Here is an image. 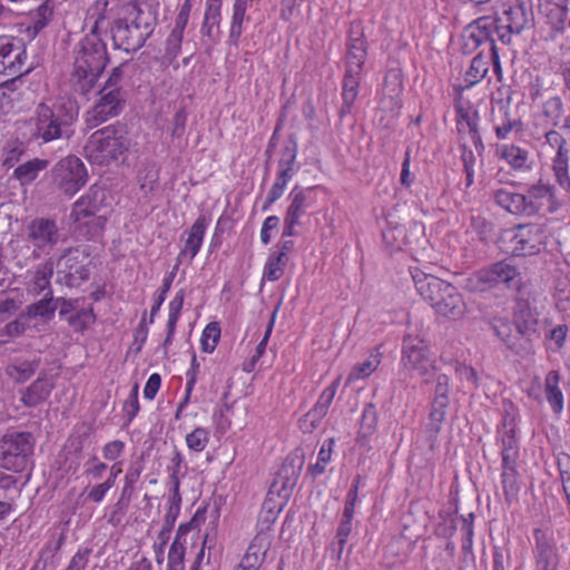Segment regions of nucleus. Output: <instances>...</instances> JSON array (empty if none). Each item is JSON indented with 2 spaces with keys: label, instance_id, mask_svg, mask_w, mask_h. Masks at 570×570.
Instances as JSON below:
<instances>
[{
  "label": "nucleus",
  "instance_id": "nucleus-62",
  "mask_svg": "<svg viewBox=\"0 0 570 570\" xmlns=\"http://www.w3.org/2000/svg\"><path fill=\"white\" fill-rule=\"evenodd\" d=\"M138 384H135L131 389V392L128 399L124 403V411L128 417V423L132 421V419L137 415L139 411V402H138Z\"/></svg>",
  "mask_w": 570,
  "mask_h": 570
},
{
  "label": "nucleus",
  "instance_id": "nucleus-11",
  "mask_svg": "<svg viewBox=\"0 0 570 570\" xmlns=\"http://www.w3.org/2000/svg\"><path fill=\"white\" fill-rule=\"evenodd\" d=\"M51 173L53 184L67 196H73L88 180L87 168L76 156H68L59 160Z\"/></svg>",
  "mask_w": 570,
  "mask_h": 570
},
{
  "label": "nucleus",
  "instance_id": "nucleus-51",
  "mask_svg": "<svg viewBox=\"0 0 570 570\" xmlns=\"http://www.w3.org/2000/svg\"><path fill=\"white\" fill-rule=\"evenodd\" d=\"M66 320L76 332H83L95 323L96 315L92 307L79 308L75 314H70Z\"/></svg>",
  "mask_w": 570,
  "mask_h": 570
},
{
  "label": "nucleus",
  "instance_id": "nucleus-30",
  "mask_svg": "<svg viewBox=\"0 0 570 570\" xmlns=\"http://www.w3.org/2000/svg\"><path fill=\"white\" fill-rule=\"evenodd\" d=\"M561 375L559 371L551 370L546 374L543 383V393L552 412L560 415L564 407V396L560 387Z\"/></svg>",
  "mask_w": 570,
  "mask_h": 570
},
{
  "label": "nucleus",
  "instance_id": "nucleus-53",
  "mask_svg": "<svg viewBox=\"0 0 570 570\" xmlns=\"http://www.w3.org/2000/svg\"><path fill=\"white\" fill-rule=\"evenodd\" d=\"M380 364L379 354H372L367 360L354 366L347 377V383L367 377Z\"/></svg>",
  "mask_w": 570,
  "mask_h": 570
},
{
  "label": "nucleus",
  "instance_id": "nucleus-33",
  "mask_svg": "<svg viewBox=\"0 0 570 570\" xmlns=\"http://www.w3.org/2000/svg\"><path fill=\"white\" fill-rule=\"evenodd\" d=\"M144 468L145 465L142 459H137L136 461L130 463L125 475V483L121 490L120 498L116 503V507L118 509H126L128 507L131 497L135 492V485L139 481Z\"/></svg>",
  "mask_w": 570,
  "mask_h": 570
},
{
  "label": "nucleus",
  "instance_id": "nucleus-29",
  "mask_svg": "<svg viewBox=\"0 0 570 570\" xmlns=\"http://www.w3.org/2000/svg\"><path fill=\"white\" fill-rule=\"evenodd\" d=\"M494 203L512 215L527 216V199L524 194L499 188L492 191Z\"/></svg>",
  "mask_w": 570,
  "mask_h": 570
},
{
  "label": "nucleus",
  "instance_id": "nucleus-15",
  "mask_svg": "<svg viewBox=\"0 0 570 570\" xmlns=\"http://www.w3.org/2000/svg\"><path fill=\"white\" fill-rule=\"evenodd\" d=\"M546 230L542 225L520 224L510 239L511 254L514 256H532L546 246Z\"/></svg>",
  "mask_w": 570,
  "mask_h": 570
},
{
  "label": "nucleus",
  "instance_id": "nucleus-46",
  "mask_svg": "<svg viewBox=\"0 0 570 570\" xmlns=\"http://www.w3.org/2000/svg\"><path fill=\"white\" fill-rule=\"evenodd\" d=\"M498 153L513 169L519 170L527 167L529 158L528 150L515 145H502Z\"/></svg>",
  "mask_w": 570,
  "mask_h": 570
},
{
  "label": "nucleus",
  "instance_id": "nucleus-56",
  "mask_svg": "<svg viewBox=\"0 0 570 570\" xmlns=\"http://www.w3.org/2000/svg\"><path fill=\"white\" fill-rule=\"evenodd\" d=\"M220 337V328L217 323H209L202 335V348L204 352L212 353Z\"/></svg>",
  "mask_w": 570,
  "mask_h": 570
},
{
  "label": "nucleus",
  "instance_id": "nucleus-20",
  "mask_svg": "<svg viewBox=\"0 0 570 570\" xmlns=\"http://www.w3.org/2000/svg\"><path fill=\"white\" fill-rule=\"evenodd\" d=\"M534 538V559L538 570H557L559 556L552 531L548 529H535Z\"/></svg>",
  "mask_w": 570,
  "mask_h": 570
},
{
  "label": "nucleus",
  "instance_id": "nucleus-39",
  "mask_svg": "<svg viewBox=\"0 0 570 570\" xmlns=\"http://www.w3.org/2000/svg\"><path fill=\"white\" fill-rule=\"evenodd\" d=\"M501 455L503 464H515L519 458V444L514 434V428L507 425L500 432Z\"/></svg>",
  "mask_w": 570,
  "mask_h": 570
},
{
  "label": "nucleus",
  "instance_id": "nucleus-55",
  "mask_svg": "<svg viewBox=\"0 0 570 570\" xmlns=\"http://www.w3.org/2000/svg\"><path fill=\"white\" fill-rule=\"evenodd\" d=\"M208 442L209 432L204 428H196L186 435L187 446L195 452H202L207 446Z\"/></svg>",
  "mask_w": 570,
  "mask_h": 570
},
{
  "label": "nucleus",
  "instance_id": "nucleus-31",
  "mask_svg": "<svg viewBox=\"0 0 570 570\" xmlns=\"http://www.w3.org/2000/svg\"><path fill=\"white\" fill-rule=\"evenodd\" d=\"M53 275V262L48 259L47 262L39 264L35 267L29 281L27 282V293L32 296H38L43 292H52L50 287V281Z\"/></svg>",
  "mask_w": 570,
  "mask_h": 570
},
{
  "label": "nucleus",
  "instance_id": "nucleus-6",
  "mask_svg": "<svg viewBox=\"0 0 570 570\" xmlns=\"http://www.w3.org/2000/svg\"><path fill=\"white\" fill-rule=\"evenodd\" d=\"M495 20L500 26L498 40L503 45H510L513 35H520L533 23L531 0H511L503 4L502 12Z\"/></svg>",
  "mask_w": 570,
  "mask_h": 570
},
{
  "label": "nucleus",
  "instance_id": "nucleus-19",
  "mask_svg": "<svg viewBox=\"0 0 570 570\" xmlns=\"http://www.w3.org/2000/svg\"><path fill=\"white\" fill-rule=\"evenodd\" d=\"M108 197L109 194L106 189L94 185L73 204L70 216L76 222L96 215L102 218L105 214L100 215V212L108 207Z\"/></svg>",
  "mask_w": 570,
  "mask_h": 570
},
{
  "label": "nucleus",
  "instance_id": "nucleus-27",
  "mask_svg": "<svg viewBox=\"0 0 570 570\" xmlns=\"http://www.w3.org/2000/svg\"><path fill=\"white\" fill-rule=\"evenodd\" d=\"M411 274L417 293L423 299L429 302L431 306H433L450 285V283H446L439 277L422 273L417 269L415 272H411Z\"/></svg>",
  "mask_w": 570,
  "mask_h": 570
},
{
  "label": "nucleus",
  "instance_id": "nucleus-43",
  "mask_svg": "<svg viewBox=\"0 0 570 570\" xmlns=\"http://www.w3.org/2000/svg\"><path fill=\"white\" fill-rule=\"evenodd\" d=\"M52 7L43 2L35 11L30 12V22L27 26L28 36L35 38L51 20Z\"/></svg>",
  "mask_w": 570,
  "mask_h": 570
},
{
  "label": "nucleus",
  "instance_id": "nucleus-24",
  "mask_svg": "<svg viewBox=\"0 0 570 570\" xmlns=\"http://www.w3.org/2000/svg\"><path fill=\"white\" fill-rule=\"evenodd\" d=\"M124 2L118 0H95L88 10V19L92 21L89 35L101 37L108 31L107 20L117 17L119 7Z\"/></svg>",
  "mask_w": 570,
  "mask_h": 570
},
{
  "label": "nucleus",
  "instance_id": "nucleus-12",
  "mask_svg": "<svg viewBox=\"0 0 570 570\" xmlns=\"http://www.w3.org/2000/svg\"><path fill=\"white\" fill-rule=\"evenodd\" d=\"M35 440L29 432H16L3 439L2 466L7 470L21 471L32 454Z\"/></svg>",
  "mask_w": 570,
  "mask_h": 570
},
{
  "label": "nucleus",
  "instance_id": "nucleus-13",
  "mask_svg": "<svg viewBox=\"0 0 570 570\" xmlns=\"http://www.w3.org/2000/svg\"><path fill=\"white\" fill-rule=\"evenodd\" d=\"M27 51L24 42L19 38H0V73L19 79L31 70L26 67Z\"/></svg>",
  "mask_w": 570,
  "mask_h": 570
},
{
  "label": "nucleus",
  "instance_id": "nucleus-2",
  "mask_svg": "<svg viewBox=\"0 0 570 570\" xmlns=\"http://www.w3.org/2000/svg\"><path fill=\"white\" fill-rule=\"evenodd\" d=\"M107 46L101 37L87 33L73 48L69 85L73 92L86 96L96 86L107 62Z\"/></svg>",
  "mask_w": 570,
  "mask_h": 570
},
{
  "label": "nucleus",
  "instance_id": "nucleus-42",
  "mask_svg": "<svg viewBox=\"0 0 570 570\" xmlns=\"http://www.w3.org/2000/svg\"><path fill=\"white\" fill-rule=\"evenodd\" d=\"M52 7L43 2L35 11L30 12V22L27 26L28 36L35 38L51 20Z\"/></svg>",
  "mask_w": 570,
  "mask_h": 570
},
{
  "label": "nucleus",
  "instance_id": "nucleus-22",
  "mask_svg": "<svg viewBox=\"0 0 570 570\" xmlns=\"http://www.w3.org/2000/svg\"><path fill=\"white\" fill-rule=\"evenodd\" d=\"M402 362L405 367L417 371L420 375L428 373L431 363L424 342L419 336L404 335Z\"/></svg>",
  "mask_w": 570,
  "mask_h": 570
},
{
  "label": "nucleus",
  "instance_id": "nucleus-45",
  "mask_svg": "<svg viewBox=\"0 0 570 570\" xmlns=\"http://www.w3.org/2000/svg\"><path fill=\"white\" fill-rule=\"evenodd\" d=\"M490 66V59L482 53L476 55L465 71L464 81L466 87H472L479 83L488 73Z\"/></svg>",
  "mask_w": 570,
  "mask_h": 570
},
{
  "label": "nucleus",
  "instance_id": "nucleus-37",
  "mask_svg": "<svg viewBox=\"0 0 570 570\" xmlns=\"http://www.w3.org/2000/svg\"><path fill=\"white\" fill-rule=\"evenodd\" d=\"M341 377H336L331 385H328L320 395L314 407L307 413L312 423L320 422L328 412V409L335 397L336 391L340 386Z\"/></svg>",
  "mask_w": 570,
  "mask_h": 570
},
{
  "label": "nucleus",
  "instance_id": "nucleus-8",
  "mask_svg": "<svg viewBox=\"0 0 570 570\" xmlns=\"http://www.w3.org/2000/svg\"><path fill=\"white\" fill-rule=\"evenodd\" d=\"M90 255L85 247H70L57 261L58 281L68 287L79 286L89 279Z\"/></svg>",
  "mask_w": 570,
  "mask_h": 570
},
{
  "label": "nucleus",
  "instance_id": "nucleus-14",
  "mask_svg": "<svg viewBox=\"0 0 570 570\" xmlns=\"http://www.w3.org/2000/svg\"><path fill=\"white\" fill-rule=\"evenodd\" d=\"M99 99L86 114V124L95 128L108 119L118 116L125 107L126 92L118 89L101 88Z\"/></svg>",
  "mask_w": 570,
  "mask_h": 570
},
{
  "label": "nucleus",
  "instance_id": "nucleus-34",
  "mask_svg": "<svg viewBox=\"0 0 570 570\" xmlns=\"http://www.w3.org/2000/svg\"><path fill=\"white\" fill-rule=\"evenodd\" d=\"M297 155L296 145L285 146L282 150V157L278 161V170L277 177L273 185L281 186V188L285 189L288 181L295 175V160Z\"/></svg>",
  "mask_w": 570,
  "mask_h": 570
},
{
  "label": "nucleus",
  "instance_id": "nucleus-1",
  "mask_svg": "<svg viewBox=\"0 0 570 570\" xmlns=\"http://www.w3.org/2000/svg\"><path fill=\"white\" fill-rule=\"evenodd\" d=\"M157 14V0L124 2L109 28L114 47L126 52L140 49L154 32Z\"/></svg>",
  "mask_w": 570,
  "mask_h": 570
},
{
  "label": "nucleus",
  "instance_id": "nucleus-10",
  "mask_svg": "<svg viewBox=\"0 0 570 570\" xmlns=\"http://www.w3.org/2000/svg\"><path fill=\"white\" fill-rule=\"evenodd\" d=\"M60 238V230L53 219L35 218L26 228V240L35 259L49 255Z\"/></svg>",
  "mask_w": 570,
  "mask_h": 570
},
{
  "label": "nucleus",
  "instance_id": "nucleus-23",
  "mask_svg": "<svg viewBox=\"0 0 570 570\" xmlns=\"http://www.w3.org/2000/svg\"><path fill=\"white\" fill-rule=\"evenodd\" d=\"M539 312L530 298L519 297L513 308V323L518 334L530 337L538 332Z\"/></svg>",
  "mask_w": 570,
  "mask_h": 570
},
{
  "label": "nucleus",
  "instance_id": "nucleus-60",
  "mask_svg": "<svg viewBox=\"0 0 570 570\" xmlns=\"http://www.w3.org/2000/svg\"><path fill=\"white\" fill-rule=\"evenodd\" d=\"M184 298H185L184 291L180 289L179 292L176 293L175 297L169 303V314H168L167 322L170 325V330H173V325H176L179 320L180 311H181V307L184 304Z\"/></svg>",
  "mask_w": 570,
  "mask_h": 570
},
{
  "label": "nucleus",
  "instance_id": "nucleus-41",
  "mask_svg": "<svg viewBox=\"0 0 570 570\" xmlns=\"http://www.w3.org/2000/svg\"><path fill=\"white\" fill-rule=\"evenodd\" d=\"M57 309V303H53L52 292H46L43 297L26 307L23 314L31 318H51Z\"/></svg>",
  "mask_w": 570,
  "mask_h": 570
},
{
  "label": "nucleus",
  "instance_id": "nucleus-35",
  "mask_svg": "<svg viewBox=\"0 0 570 570\" xmlns=\"http://www.w3.org/2000/svg\"><path fill=\"white\" fill-rule=\"evenodd\" d=\"M495 136L500 140H504L509 137L511 132H522L523 124L519 118H512L509 115L507 108L501 107L499 109V115H493L492 118Z\"/></svg>",
  "mask_w": 570,
  "mask_h": 570
},
{
  "label": "nucleus",
  "instance_id": "nucleus-38",
  "mask_svg": "<svg viewBox=\"0 0 570 570\" xmlns=\"http://www.w3.org/2000/svg\"><path fill=\"white\" fill-rule=\"evenodd\" d=\"M249 4H243L234 2L233 4V16L230 21V28L228 33V45L233 47H238L239 39L244 31V22L249 21L250 18L246 14Z\"/></svg>",
  "mask_w": 570,
  "mask_h": 570
},
{
  "label": "nucleus",
  "instance_id": "nucleus-52",
  "mask_svg": "<svg viewBox=\"0 0 570 570\" xmlns=\"http://www.w3.org/2000/svg\"><path fill=\"white\" fill-rule=\"evenodd\" d=\"M286 263L287 258H283V254H271L264 267V277L269 282L278 281L284 274Z\"/></svg>",
  "mask_w": 570,
  "mask_h": 570
},
{
  "label": "nucleus",
  "instance_id": "nucleus-21",
  "mask_svg": "<svg viewBox=\"0 0 570 570\" xmlns=\"http://www.w3.org/2000/svg\"><path fill=\"white\" fill-rule=\"evenodd\" d=\"M524 197L527 199L528 217L534 216L544 210L549 213L556 210L554 187L542 179L529 186Z\"/></svg>",
  "mask_w": 570,
  "mask_h": 570
},
{
  "label": "nucleus",
  "instance_id": "nucleus-40",
  "mask_svg": "<svg viewBox=\"0 0 570 570\" xmlns=\"http://www.w3.org/2000/svg\"><path fill=\"white\" fill-rule=\"evenodd\" d=\"M40 364L39 358L33 360H18L7 366V374L17 383L28 381L38 370Z\"/></svg>",
  "mask_w": 570,
  "mask_h": 570
},
{
  "label": "nucleus",
  "instance_id": "nucleus-17",
  "mask_svg": "<svg viewBox=\"0 0 570 570\" xmlns=\"http://www.w3.org/2000/svg\"><path fill=\"white\" fill-rule=\"evenodd\" d=\"M547 144L556 149V155L552 158V170L556 181L561 188L570 190V175H569V148L567 147L566 138L556 129H550L544 134Z\"/></svg>",
  "mask_w": 570,
  "mask_h": 570
},
{
  "label": "nucleus",
  "instance_id": "nucleus-54",
  "mask_svg": "<svg viewBox=\"0 0 570 570\" xmlns=\"http://www.w3.org/2000/svg\"><path fill=\"white\" fill-rule=\"evenodd\" d=\"M220 4L217 2L207 3L204 22L202 26L203 35L213 37L214 27L218 24L220 18Z\"/></svg>",
  "mask_w": 570,
  "mask_h": 570
},
{
  "label": "nucleus",
  "instance_id": "nucleus-25",
  "mask_svg": "<svg viewBox=\"0 0 570 570\" xmlns=\"http://www.w3.org/2000/svg\"><path fill=\"white\" fill-rule=\"evenodd\" d=\"M432 307L436 314L450 320L461 318L466 309L462 295L451 284Z\"/></svg>",
  "mask_w": 570,
  "mask_h": 570
},
{
  "label": "nucleus",
  "instance_id": "nucleus-36",
  "mask_svg": "<svg viewBox=\"0 0 570 570\" xmlns=\"http://www.w3.org/2000/svg\"><path fill=\"white\" fill-rule=\"evenodd\" d=\"M494 332L497 336L505 344V346L515 355L524 357L530 354V346L525 345L521 341L520 334L512 333V328L509 323H500L499 325H495Z\"/></svg>",
  "mask_w": 570,
  "mask_h": 570
},
{
  "label": "nucleus",
  "instance_id": "nucleus-26",
  "mask_svg": "<svg viewBox=\"0 0 570 570\" xmlns=\"http://www.w3.org/2000/svg\"><path fill=\"white\" fill-rule=\"evenodd\" d=\"M287 199L289 200V205L285 215L301 223V218L316 202V187L304 188L295 186L291 190Z\"/></svg>",
  "mask_w": 570,
  "mask_h": 570
},
{
  "label": "nucleus",
  "instance_id": "nucleus-47",
  "mask_svg": "<svg viewBox=\"0 0 570 570\" xmlns=\"http://www.w3.org/2000/svg\"><path fill=\"white\" fill-rule=\"evenodd\" d=\"M47 167V161L35 158L29 160L22 165H19L14 171L13 176L20 180L22 185L30 184L33 181L38 174Z\"/></svg>",
  "mask_w": 570,
  "mask_h": 570
},
{
  "label": "nucleus",
  "instance_id": "nucleus-64",
  "mask_svg": "<svg viewBox=\"0 0 570 570\" xmlns=\"http://www.w3.org/2000/svg\"><path fill=\"white\" fill-rule=\"evenodd\" d=\"M90 549H79L70 559L65 570H85L89 562Z\"/></svg>",
  "mask_w": 570,
  "mask_h": 570
},
{
  "label": "nucleus",
  "instance_id": "nucleus-61",
  "mask_svg": "<svg viewBox=\"0 0 570 570\" xmlns=\"http://www.w3.org/2000/svg\"><path fill=\"white\" fill-rule=\"evenodd\" d=\"M471 227L482 240L492 232V224L481 215H471Z\"/></svg>",
  "mask_w": 570,
  "mask_h": 570
},
{
  "label": "nucleus",
  "instance_id": "nucleus-58",
  "mask_svg": "<svg viewBox=\"0 0 570 570\" xmlns=\"http://www.w3.org/2000/svg\"><path fill=\"white\" fill-rule=\"evenodd\" d=\"M185 552L186 548L184 544L171 543L168 552V570H185Z\"/></svg>",
  "mask_w": 570,
  "mask_h": 570
},
{
  "label": "nucleus",
  "instance_id": "nucleus-7",
  "mask_svg": "<svg viewBox=\"0 0 570 570\" xmlns=\"http://www.w3.org/2000/svg\"><path fill=\"white\" fill-rule=\"evenodd\" d=\"M521 279V274L514 265L501 261L476 272L469 278V287L472 291L485 292L504 285L509 289L519 291Z\"/></svg>",
  "mask_w": 570,
  "mask_h": 570
},
{
  "label": "nucleus",
  "instance_id": "nucleus-59",
  "mask_svg": "<svg viewBox=\"0 0 570 570\" xmlns=\"http://www.w3.org/2000/svg\"><path fill=\"white\" fill-rule=\"evenodd\" d=\"M268 548H269L268 535L266 533H258L254 537V539L249 543L245 554L259 556V557H263V559H264Z\"/></svg>",
  "mask_w": 570,
  "mask_h": 570
},
{
  "label": "nucleus",
  "instance_id": "nucleus-16",
  "mask_svg": "<svg viewBox=\"0 0 570 570\" xmlns=\"http://www.w3.org/2000/svg\"><path fill=\"white\" fill-rule=\"evenodd\" d=\"M499 29L498 21L490 16H483L473 20L463 31L464 50L473 51L485 42H489L490 50H492V46H497L494 36L498 37Z\"/></svg>",
  "mask_w": 570,
  "mask_h": 570
},
{
  "label": "nucleus",
  "instance_id": "nucleus-63",
  "mask_svg": "<svg viewBox=\"0 0 570 570\" xmlns=\"http://www.w3.org/2000/svg\"><path fill=\"white\" fill-rule=\"evenodd\" d=\"M110 482H102L99 484L94 485L90 490L83 491L82 495H86V500L94 502V503H100L107 492L110 490Z\"/></svg>",
  "mask_w": 570,
  "mask_h": 570
},
{
  "label": "nucleus",
  "instance_id": "nucleus-4",
  "mask_svg": "<svg viewBox=\"0 0 570 570\" xmlns=\"http://www.w3.org/2000/svg\"><path fill=\"white\" fill-rule=\"evenodd\" d=\"M366 42L360 24L352 23L347 41L346 71L343 81L342 112H348L357 94L363 65L366 60Z\"/></svg>",
  "mask_w": 570,
  "mask_h": 570
},
{
  "label": "nucleus",
  "instance_id": "nucleus-3",
  "mask_svg": "<svg viewBox=\"0 0 570 570\" xmlns=\"http://www.w3.org/2000/svg\"><path fill=\"white\" fill-rule=\"evenodd\" d=\"M76 119L77 108L72 102L56 101L51 106L41 102L29 121L30 138L42 142L68 140L73 135Z\"/></svg>",
  "mask_w": 570,
  "mask_h": 570
},
{
  "label": "nucleus",
  "instance_id": "nucleus-28",
  "mask_svg": "<svg viewBox=\"0 0 570 570\" xmlns=\"http://www.w3.org/2000/svg\"><path fill=\"white\" fill-rule=\"evenodd\" d=\"M53 387L55 384L52 380L39 376L28 387L21 391L20 401L27 407H36L47 401Z\"/></svg>",
  "mask_w": 570,
  "mask_h": 570
},
{
  "label": "nucleus",
  "instance_id": "nucleus-48",
  "mask_svg": "<svg viewBox=\"0 0 570 570\" xmlns=\"http://www.w3.org/2000/svg\"><path fill=\"white\" fill-rule=\"evenodd\" d=\"M17 78H11L0 85V112L7 115L14 108L19 94L16 89Z\"/></svg>",
  "mask_w": 570,
  "mask_h": 570
},
{
  "label": "nucleus",
  "instance_id": "nucleus-18",
  "mask_svg": "<svg viewBox=\"0 0 570 570\" xmlns=\"http://www.w3.org/2000/svg\"><path fill=\"white\" fill-rule=\"evenodd\" d=\"M456 110V128L460 139H470L476 153L481 155L484 145L479 131V112L469 101H459Z\"/></svg>",
  "mask_w": 570,
  "mask_h": 570
},
{
  "label": "nucleus",
  "instance_id": "nucleus-32",
  "mask_svg": "<svg viewBox=\"0 0 570 570\" xmlns=\"http://www.w3.org/2000/svg\"><path fill=\"white\" fill-rule=\"evenodd\" d=\"M206 228L207 219L204 215H200L187 232L188 236L179 256H188L191 261L198 254L203 244Z\"/></svg>",
  "mask_w": 570,
  "mask_h": 570
},
{
  "label": "nucleus",
  "instance_id": "nucleus-44",
  "mask_svg": "<svg viewBox=\"0 0 570 570\" xmlns=\"http://www.w3.org/2000/svg\"><path fill=\"white\" fill-rule=\"evenodd\" d=\"M541 115L552 128L559 127L564 116V104L561 97L553 96L546 100L541 107Z\"/></svg>",
  "mask_w": 570,
  "mask_h": 570
},
{
  "label": "nucleus",
  "instance_id": "nucleus-9",
  "mask_svg": "<svg viewBox=\"0 0 570 570\" xmlns=\"http://www.w3.org/2000/svg\"><path fill=\"white\" fill-rule=\"evenodd\" d=\"M303 464V455L289 454L286 456L269 487L267 493L268 501H272L274 497H277V505L279 509L287 503L297 484Z\"/></svg>",
  "mask_w": 570,
  "mask_h": 570
},
{
  "label": "nucleus",
  "instance_id": "nucleus-5",
  "mask_svg": "<svg viewBox=\"0 0 570 570\" xmlns=\"http://www.w3.org/2000/svg\"><path fill=\"white\" fill-rule=\"evenodd\" d=\"M129 149V140L121 127L107 126L96 130L85 145V155L92 164L108 165L124 158Z\"/></svg>",
  "mask_w": 570,
  "mask_h": 570
},
{
  "label": "nucleus",
  "instance_id": "nucleus-57",
  "mask_svg": "<svg viewBox=\"0 0 570 570\" xmlns=\"http://www.w3.org/2000/svg\"><path fill=\"white\" fill-rule=\"evenodd\" d=\"M333 440L328 441V445L324 443L318 451L317 462L308 468V472L314 476H318L325 472L326 464L331 461Z\"/></svg>",
  "mask_w": 570,
  "mask_h": 570
},
{
  "label": "nucleus",
  "instance_id": "nucleus-50",
  "mask_svg": "<svg viewBox=\"0 0 570 570\" xmlns=\"http://www.w3.org/2000/svg\"><path fill=\"white\" fill-rule=\"evenodd\" d=\"M449 393V377L445 374H440L436 379L435 397L433 402L434 411L432 416L439 415L438 420L443 417V412H438V409L443 410L448 405Z\"/></svg>",
  "mask_w": 570,
  "mask_h": 570
},
{
  "label": "nucleus",
  "instance_id": "nucleus-49",
  "mask_svg": "<svg viewBox=\"0 0 570 570\" xmlns=\"http://www.w3.org/2000/svg\"><path fill=\"white\" fill-rule=\"evenodd\" d=\"M502 487L507 501H511L519 492L518 473L515 464L502 463Z\"/></svg>",
  "mask_w": 570,
  "mask_h": 570
}]
</instances>
